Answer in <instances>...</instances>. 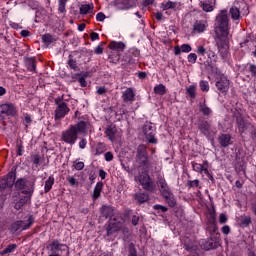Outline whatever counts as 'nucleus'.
I'll return each mask as SVG.
<instances>
[{
  "label": "nucleus",
  "mask_w": 256,
  "mask_h": 256,
  "mask_svg": "<svg viewBox=\"0 0 256 256\" xmlns=\"http://www.w3.org/2000/svg\"><path fill=\"white\" fill-rule=\"evenodd\" d=\"M135 181L140 183L145 191H155V183H153L151 176H149L147 172H139V174L135 176Z\"/></svg>",
  "instance_id": "nucleus-4"
},
{
  "label": "nucleus",
  "mask_w": 256,
  "mask_h": 256,
  "mask_svg": "<svg viewBox=\"0 0 256 256\" xmlns=\"http://www.w3.org/2000/svg\"><path fill=\"white\" fill-rule=\"evenodd\" d=\"M96 20L97 21H105V14L103 12H99L97 15H96Z\"/></svg>",
  "instance_id": "nucleus-63"
},
{
  "label": "nucleus",
  "mask_w": 256,
  "mask_h": 256,
  "mask_svg": "<svg viewBox=\"0 0 256 256\" xmlns=\"http://www.w3.org/2000/svg\"><path fill=\"white\" fill-rule=\"evenodd\" d=\"M67 1L69 0H58V13H67V9H65L67 7Z\"/></svg>",
  "instance_id": "nucleus-37"
},
{
  "label": "nucleus",
  "mask_w": 256,
  "mask_h": 256,
  "mask_svg": "<svg viewBox=\"0 0 256 256\" xmlns=\"http://www.w3.org/2000/svg\"><path fill=\"white\" fill-rule=\"evenodd\" d=\"M123 229V220L121 218H111L106 228V241H115L117 239V233Z\"/></svg>",
  "instance_id": "nucleus-3"
},
{
  "label": "nucleus",
  "mask_w": 256,
  "mask_h": 256,
  "mask_svg": "<svg viewBox=\"0 0 256 256\" xmlns=\"http://www.w3.org/2000/svg\"><path fill=\"white\" fill-rule=\"evenodd\" d=\"M47 249H49L51 253H57V251H67V245L61 244L59 240L54 239L47 246Z\"/></svg>",
  "instance_id": "nucleus-14"
},
{
  "label": "nucleus",
  "mask_w": 256,
  "mask_h": 256,
  "mask_svg": "<svg viewBox=\"0 0 256 256\" xmlns=\"http://www.w3.org/2000/svg\"><path fill=\"white\" fill-rule=\"evenodd\" d=\"M206 55H207L208 59H211L213 61V63H217L218 57H217V54L215 53V51L208 50L206 52Z\"/></svg>",
  "instance_id": "nucleus-41"
},
{
  "label": "nucleus",
  "mask_w": 256,
  "mask_h": 256,
  "mask_svg": "<svg viewBox=\"0 0 256 256\" xmlns=\"http://www.w3.org/2000/svg\"><path fill=\"white\" fill-rule=\"evenodd\" d=\"M91 11H93V5L91 4H83L80 6L81 15H87V13H90Z\"/></svg>",
  "instance_id": "nucleus-36"
},
{
  "label": "nucleus",
  "mask_w": 256,
  "mask_h": 256,
  "mask_svg": "<svg viewBox=\"0 0 256 256\" xmlns=\"http://www.w3.org/2000/svg\"><path fill=\"white\" fill-rule=\"evenodd\" d=\"M23 149H24L23 142L22 141L17 142V155L19 157H21V155H23Z\"/></svg>",
  "instance_id": "nucleus-51"
},
{
  "label": "nucleus",
  "mask_w": 256,
  "mask_h": 256,
  "mask_svg": "<svg viewBox=\"0 0 256 256\" xmlns=\"http://www.w3.org/2000/svg\"><path fill=\"white\" fill-rule=\"evenodd\" d=\"M15 173L9 172L6 176L0 178V191H5L7 187L11 188L15 185Z\"/></svg>",
  "instance_id": "nucleus-12"
},
{
  "label": "nucleus",
  "mask_w": 256,
  "mask_h": 256,
  "mask_svg": "<svg viewBox=\"0 0 256 256\" xmlns=\"http://www.w3.org/2000/svg\"><path fill=\"white\" fill-rule=\"evenodd\" d=\"M100 215L105 219H109V217H113V215H115V208L107 204L102 205V207L100 208Z\"/></svg>",
  "instance_id": "nucleus-16"
},
{
  "label": "nucleus",
  "mask_w": 256,
  "mask_h": 256,
  "mask_svg": "<svg viewBox=\"0 0 256 256\" xmlns=\"http://www.w3.org/2000/svg\"><path fill=\"white\" fill-rule=\"evenodd\" d=\"M87 131V122L80 121L75 125H71L68 129L64 130L61 134V141L67 145H75L79 135Z\"/></svg>",
  "instance_id": "nucleus-1"
},
{
  "label": "nucleus",
  "mask_w": 256,
  "mask_h": 256,
  "mask_svg": "<svg viewBox=\"0 0 256 256\" xmlns=\"http://www.w3.org/2000/svg\"><path fill=\"white\" fill-rule=\"evenodd\" d=\"M179 7H181V4L179 2L170 1V9H173V11H177L179 10Z\"/></svg>",
  "instance_id": "nucleus-55"
},
{
  "label": "nucleus",
  "mask_w": 256,
  "mask_h": 256,
  "mask_svg": "<svg viewBox=\"0 0 256 256\" xmlns=\"http://www.w3.org/2000/svg\"><path fill=\"white\" fill-rule=\"evenodd\" d=\"M153 209H155V211H162V213H167V211H168L167 207L160 205V204L154 205Z\"/></svg>",
  "instance_id": "nucleus-49"
},
{
  "label": "nucleus",
  "mask_w": 256,
  "mask_h": 256,
  "mask_svg": "<svg viewBox=\"0 0 256 256\" xmlns=\"http://www.w3.org/2000/svg\"><path fill=\"white\" fill-rule=\"evenodd\" d=\"M109 49H111L112 51H124L125 50V43L112 41L109 44Z\"/></svg>",
  "instance_id": "nucleus-28"
},
{
  "label": "nucleus",
  "mask_w": 256,
  "mask_h": 256,
  "mask_svg": "<svg viewBox=\"0 0 256 256\" xmlns=\"http://www.w3.org/2000/svg\"><path fill=\"white\" fill-rule=\"evenodd\" d=\"M162 9L164 11H167V10L171 9V1L163 2L162 3Z\"/></svg>",
  "instance_id": "nucleus-61"
},
{
  "label": "nucleus",
  "mask_w": 256,
  "mask_h": 256,
  "mask_svg": "<svg viewBox=\"0 0 256 256\" xmlns=\"http://www.w3.org/2000/svg\"><path fill=\"white\" fill-rule=\"evenodd\" d=\"M207 27H209L207 20H196L193 24V32L205 33V31H207Z\"/></svg>",
  "instance_id": "nucleus-15"
},
{
  "label": "nucleus",
  "mask_w": 256,
  "mask_h": 256,
  "mask_svg": "<svg viewBox=\"0 0 256 256\" xmlns=\"http://www.w3.org/2000/svg\"><path fill=\"white\" fill-rule=\"evenodd\" d=\"M68 65L70 69L77 71V61H75L71 56H69Z\"/></svg>",
  "instance_id": "nucleus-48"
},
{
  "label": "nucleus",
  "mask_w": 256,
  "mask_h": 256,
  "mask_svg": "<svg viewBox=\"0 0 256 256\" xmlns=\"http://www.w3.org/2000/svg\"><path fill=\"white\" fill-rule=\"evenodd\" d=\"M186 95L191 99H195L197 97V84L190 85L186 88Z\"/></svg>",
  "instance_id": "nucleus-29"
},
{
  "label": "nucleus",
  "mask_w": 256,
  "mask_h": 256,
  "mask_svg": "<svg viewBox=\"0 0 256 256\" xmlns=\"http://www.w3.org/2000/svg\"><path fill=\"white\" fill-rule=\"evenodd\" d=\"M122 61H124V65H133V63H135V59L133 58V56H131V54L124 56Z\"/></svg>",
  "instance_id": "nucleus-42"
},
{
  "label": "nucleus",
  "mask_w": 256,
  "mask_h": 256,
  "mask_svg": "<svg viewBox=\"0 0 256 256\" xmlns=\"http://www.w3.org/2000/svg\"><path fill=\"white\" fill-rule=\"evenodd\" d=\"M249 72L251 73L252 77L256 76V65L255 64L249 65Z\"/></svg>",
  "instance_id": "nucleus-57"
},
{
  "label": "nucleus",
  "mask_w": 256,
  "mask_h": 256,
  "mask_svg": "<svg viewBox=\"0 0 256 256\" xmlns=\"http://www.w3.org/2000/svg\"><path fill=\"white\" fill-rule=\"evenodd\" d=\"M223 40L224 39H219V41L216 42V45L218 47V53L221 55L222 59H227V57H229V49Z\"/></svg>",
  "instance_id": "nucleus-18"
},
{
  "label": "nucleus",
  "mask_w": 256,
  "mask_h": 256,
  "mask_svg": "<svg viewBox=\"0 0 256 256\" xmlns=\"http://www.w3.org/2000/svg\"><path fill=\"white\" fill-rule=\"evenodd\" d=\"M162 197L165 198V201L169 207H175V205H177V200L172 192H168L167 194L162 195Z\"/></svg>",
  "instance_id": "nucleus-26"
},
{
  "label": "nucleus",
  "mask_w": 256,
  "mask_h": 256,
  "mask_svg": "<svg viewBox=\"0 0 256 256\" xmlns=\"http://www.w3.org/2000/svg\"><path fill=\"white\" fill-rule=\"evenodd\" d=\"M136 161L139 163L140 167H147L149 163V155L147 154V147L145 145H139L136 152Z\"/></svg>",
  "instance_id": "nucleus-8"
},
{
  "label": "nucleus",
  "mask_w": 256,
  "mask_h": 256,
  "mask_svg": "<svg viewBox=\"0 0 256 256\" xmlns=\"http://www.w3.org/2000/svg\"><path fill=\"white\" fill-rule=\"evenodd\" d=\"M129 55H130V57H132V59H133V57H139L140 52H139V50H138L137 48H131V49L129 50Z\"/></svg>",
  "instance_id": "nucleus-53"
},
{
  "label": "nucleus",
  "mask_w": 256,
  "mask_h": 256,
  "mask_svg": "<svg viewBox=\"0 0 256 256\" xmlns=\"http://www.w3.org/2000/svg\"><path fill=\"white\" fill-rule=\"evenodd\" d=\"M85 147H87V139L81 138V140L79 142V148L80 149H85Z\"/></svg>",
  "instance_id": "nucleus-59"
},
{
  "label": "nucleus",
  "mask_w": 256,
  "mask_h": 256,
  "mask_svg": "<svg viewBox=\"0 0 256 256\" xmlns=\"http://www.w3.org/2000/svg\"><path fill=\"white\" fill-rule=\"evenodd\" d=\"M142 133H144L146 141L148 143H157V140L155 139V133H156V128L155 124L146 121L144 125L142 126Z\"/></svg>",
  "instance_id": "nucleus-6"
},
{
  "label": "nucleus",
  "mask_w": 256,
  "mask_h": 256,
  "mask_svg": "<svg viewBox=\"0 0 256 256\" xmlns=\"http://www.w3.org/2000/svg\"><path fill=\"white\" fill-rule=\"evenodd\" d=\"M101 191H103V182H98L93 190L92 199L93 201H97L101 197Z\"/></svg>",
  "instance_id": "nucleus-25"
},
{
  "label": "nucleus",
  "mask_w": 256,
  "mask_h": 256,
  "mask_svg": "<svg viewBox=\"0 0 256 256\" xmlns=\"http://www.w3.org/2000/svg\"><path fill=\"white\" fill-rule=\"evenodd\" d=\"M34 185L35 184H32L31 186L27 187V179L25 178H19L15 182V188L18 191H22L24 195H29V197H31V195H33V192L35 191Z\"/></svg>",
  "instance_id": "nucleus-9"
},
{
  "label": "nucleus",
  "mask_w": 256,
  "mask_h": 256,
  "mask_svg": "<svg viewBox=\"0 0 256 256\" xmlns=\"http://www.w3.org/2000/svg\"><path fill=\"white\" fill-rule=\"evenodd\" d=\"M67 181L71 187H79V181L75 177L69 176Z\"/></svg>",
  "instance_id": "nucleus-45"
},
{
  "label": "nucleus",
  "mask_w": 256,
  "mask_h": 256,
  "mask_svg": "<svg viewBox=\"0 0 256 256\" xmlns=\"http://www.w3.org/2000/svg\"><path fill=\"white\" fill-rule=\"evenodd\" d=\"M196 53L201 57H205V54H207V49H205L203 46H198Z\"/></svg>",
  "instance_id": "nucleus-50"
},
{
  "label": "nucleus",
  "mask_w": 256,
  "mask_h": 256,
  "mask_svg": "<svg viewBox=\"0 0 256 256\" xmlns=\"http://www.w3.org/2000/svg\"><path fill=\"white\" fill-rule=\"evenodd\" d=\"M221 231L224 235H229L231 233V228L228 225H225L221 228Z\"/></svg>",
  "instance_id": "nucleus-58"
},
{
  "label": "nucleus",
  "mask_w": 256,
  "mask_h": 256,
  "mask_svg": "<svg viewBox=\"0 0 256 256\" xmlns=\"http://www.w3.org/2000/svg\"><path fill=\"white\" fill-rule=\"evenodd\" d=\"M122 100L124 103H133V101H135V92L133 91V88H127L123 91Z\"/></svg>",
  "instance_id": "nucleus-20"
},
{
  "label": "nucleus",
  "mask_w": 256,
  "mask_h": 256,
  "mask_svg": "<svg viewBox=\"0 0 256 256\" xmlns=\"http://www.w3.org/2000/svg\"><path fill=\"white\" fill-rule=\"evenodd\" d=\"M17 249V244H9L2 252L1 255H7L13 253Z\"/></svg>",
  "instance_id": "nucleus-39"
},
{
  "label": "nucleus",
  "mask_w": 256,
  "mask_h": 256,
  "mask_svg": "<svg viewBox=\"0 0 256 256\" xmlns=\"http://www.w3.org/2000/svg\"><path fill=\"white\" fill-rule=\"evenodd\" d=\"M73 167L76 171H83V169H85V163L76 160L73 162Z\"/></svg>",
  "instance_id": "nucleus-40"
},
{
  "label": "nucleus",
  "mask_w": 256,
  "mask_h": 256,
  "mask_svg": "<svg viewBox=\"0 0 256 256\" xmlns=\"http://www.w3.org/2000/svg\"><path fill=\"white\" fill-rule=\"evenodd\" d=\"M42 41L46 45H51V43H55V41H57V38H54L51 34H44L42 36Z\"/></svg>",
  "instance_id": "nucleus-35"
},
{
  "label": "nucleus",
  "mask_w": 256,
  "mask_h": 256,
  "mask_svg": "<svg viewBox=\"0 0 256 256\" xmlns=\"http://www.w3.org/2000/svg\"><path fill=\"white\" fill-rule=\"evenodd\" d=\"M192 167H193V170L196 171V173H203V168L205 166H203V164H199V163H192Z\"/></svg>",
  "instance_id": "nucleus-46"
},
{
  "label": "nucleus",
  "mask_w": 256,
  "mask_h": 256,
  "mask_svg": "<svg viewBox=\"0 0 256 256\" xmlns=\"http://www.w3.org/2000/svg\"><path fill=\"white\" fill-rule=\"evenodd\" d=\"M53 185H55V177L49 176L44 185V192L49 193L53 189Z\"/></svg>",
  "instance_id": "nucleus-31"
},
{
  "label": "nucleus",
  "mask_w": 256,
  "mask_h": 256,
  "mask_svg": "<svg viewBox=\"0 0 256 256\" xmlns=\"http://www.w3.org/2000/svg\"><path fill=\"white\" fill-rule=\"evenodd\" d=\"M158 188L160 190L161 195H167V193H171V190L169 189V185L167 184V181L163 177H159L157 181Z\"/></svg>",
  "instance_id": "nucleus-19"
},
{
  "label": "nucleus",
  "mask_w": 256,
  "mask_h": 256,
  "mask_svg": "<svg viewBox=\"0 0 256 256\" xmlns=\"http://www.w3.org/2000/svg\"><path fill=\"white\" fill-rule=\"evenodd\" d=\"M35 223V218L33 215L28 217V220L25 222L23 220H18L13 222L10 226L11 233H17V231H27V229L31 228V225Z\"/></svg>",
  "instance_id": "nucleus-5"
},
{
  "label": "nucleus",
  "mask_w": 256,
  "mask_h": 256,
  "mask_svg": "<svg viewBox=\"0 0 256 256\" xmlns=\"http://www.w3.org/2000/svg\"><path fill=\"white\" fill-rule=\"evenodd\" d=\"M134 199L139 205H143V203H147V201H149V194L140 191L134 195Z\"/></svg>",
  "instance_id": "nucleus-22"
},
{
  "label": "nucleus",
  "mask_w": 256,
  "mask_h": 256,
  "mask_svg": "<svg viewBox=\"0 0 256 256\" xmlns=\"http://www.w3.org/2000/svg\"><path fill=\"white\" fill-rule=\"evenodd\" d=\"M180 48L182 49V53H191L192 50L191 45L189 44H182Z\"/></svg>",
  "instance_id": "nucleus-54"
},
{
  "label": "nucleus",
  "mask_w": 256,
  "mask_h": 256,
  "mask_svg": "<svg viewBox=\"0 0 256 256\" xmlns=\"http://www.w3.org/2000/svg\"><path fill=\"white\" fill-rule=\"evenodd\" d=\"M229 13L234 21H239L241 19V11H239V8L233 6L230 8Z\"/></svg>",
  "instance_id": "nucleus-30"
},
{
  "label": "nucleus",
  "mask_w": 256,
  "mask_h": 256,
  "mask_svg": "<svg viewBox=\"0 0 256 256\" xmlns=\"http://www.w3.org/2000/svg\"><path fill=\"white\" fill-rule=\"evenodd\" d=\"M216 5L217 0H204L200 2V7L205 11V13H211V11H214Z\"/></svg>",
  "instance_id": "nucleus-17"
},
{
  "label": "nucleus",
  "mask_w": 256,
  "mask_h": 256,
  "mask_svg": "<svg viewBox=\"0 0 256 256\" xmlns=\"http://www.w3.org/2000/svg\"><path fill=\"white\" fill-rule=\"evenodd\" d=\"M199 87L201 91H205L207 93L209 91V82L205 80H201L199 83Z\"/></svg>",
  "instance_id": "nucleus-44"
},
{
  "label": "nucleus",
  "mask_w": 256,
  "mask_h": 256,
  "mask_svg": "<svg viewBox=\"0 0 256 256\" xmlns=\"http://www.w3.org/2000/svg\"><path fill=\"white\" fill-rule=\"evenodd\" d=\"M105 135L109 141H115V135H117V128L115 126H108L105 130Z\"/></svg>",
  "instance_id": "nucleus-27"
},
{
  "label": "nucleus",
  "mask_w": 256,
  "mask_h": 256,
  "mask_svg": "<svg viewBox=\"0 0 256 256\" xmlns=\"http://www.w3.org/2000/svg\"><path fill=\"white\" fill-rule=\"evenodd\" d=\"M240 225H242L243 227H249V225H251V217L245 216L244 218H242Z\"/></svg>",
  "instance_id": "nucleus-47"
},
{
  "label": "nucleus",
  "mask_w": 256,
  "mask_h": 256,
  "mask_svg": "<svg viewBox=\"0 0 256 256\" xmlns=\"http://www.w3.org/2000/svg\"><path fill=\"white\" fill-rule=\"evenodd\" d=\"M219 223H221L222 225L227 223V216L225 214H220Z\"/></svg>",
  "instance_id": "nucleus-64"
},
{
  "label": "nucleus",
  "mask_w": 256,
  "mask_h": 256,
  "mask_svg": "<svg viewBox=\"0 0 256 256\" xmlns=\"http://www.w3.org/2000/svg\"><path fill=\"white\" fill-rule=\"evenodd\" d=\"M154 93L156 95H165V93H167V87H165V85L163 84H158L154 87Z\"/></svg>",
  "instance_id": "nucleus-33"
},
{
  "label": "nucleus",
  "mask_w": 256,
  "mask_h": 256,
  "mask_svg": "<svg viewBox=\"0 0 256 256\" xmlns=\"http://www.w3.org/2000/svg\"><path fill=\"white\" fill-rule=\"evenodd\" d=\"M104 159H105V161L110 162L113 159V152H106L104 154Z\"/></svg>",
  "instance_id": "nucleus-60"
},
{
  "label": "nucleus",
  "mask_w": 256,
  "mask_h": 256,
  "mask_svg": "<svg viewBox=\"0 0 256 256\" xmlns=\"http://www.w3.org/2000/svg\"><path fill=\"white\" fill-rule=\"evenodd\" d=\"M230 85H231V81H229V78H227V76L225 75H221L220 78L215 83L216 89L222 95L229 93Z\"/></svg>",
  "instance_id": "nucleus-10"
},
{
  "label": "nucleus",
  "mask_w": 256,
  "mask_h": 256,
  "mask_svg": "<svg viewBox=\"0 0 256 256\" xmlns=\"http://www.w3.org/2000/svg\"><path fill=\"white\" fill-rule=\"evenodd\" d=\"M214 32L217 39L223 40L229 37V16L227 15V10H221L216 16Z\"/></svg>",
  "instance_id": "nucleus-2"
},
{
  "label": "nucleus",
  "mask_w": 256,
  "mask_h": 256,
  "mask_svg": "<svg viewBox=\"0 0 256 256\" xmlns=\"http://www.w3.org/2000/svg\"><path fill=\"white\" fill-rule=\"evenodd\" d=\"M200 247L204 249V251H211V249H215V241L213 238H208L206 240L200 241Z\"/></svg>",
  "instance_id": "nucleus-21"
},
{
  "label": "nucleus",
  "mask_w": 256,
  "mask_h": 256,
  "mask_svg": "<svg viewBox=\"0 0 256 256\" xmlns=\"http://www.w3.org/2000/svg\"><path fill=\"white\" fill-rule=\"evenodd\" d=\"M115 6L119 11L131 9V0H115Z\"/></svg>",
  "instance_id": "nucleus-23"
},
{
  "label": "nucleus",
  "mask_w": 256,
  "mask_h": 256,
  "mask_svg": "<svg viewBox=\"0 0 256 256\" xmlns=\"http://www.w3.org/2000/svg\"><path fill=\"white\" fill-rule=\"evenodd\" d=\"M25 65L28 71H37V62L33 58H26Z\"/></svg>",
  "instance_id": "nucleus-32"
},
{
  "label": "nucleus",
  "mask_w": 256,
  "mask_h": 256,
  "mask_svg": "<svg viewBox=\"0 0 256 256\" xmlns=\"http://www.w3.org/2000/svg\"><path fill=\"white\" fill-rule=\"evenodd\" d=\"M187 59H188V63H197V54L190 53Z\"/></svg>",
  "instance_id": "nucleus-52"
},
{
  "label": "nucleus",
  "mask_w": 256,
  "mask_h": 256,
  "mask_svg": "<svg viewBox=\"0 0 256 256\" xmlns=\"http://www.w3.org/2000/svg\"><path fill=\"white\" fill-rule=\"evenodd\" d=\"M0 115H7L8 117H15L17 115V107L13 103H5L0 105Z\"/></svg>",
  "instance_id": "nucleus-13"
},
{
  "label": "nucleus",
  "mask_w": 256,
  "mask_h": 256,
  "mask_svg": "<svg viewBox=\"0 0 256 256\" xmlns=\"http://www.w3.org/2000/svg\"><path fill=\"white\" fill-rule=\"evenodd\" d=\"M128 256H143V255L137 254V249H135V244L130 243Z\"/></svg>",
  "instance_id": "nucleus-43"
},
{
  "label": "nucleus",
  "mask_w": 256,
  "mask_h": 256,
  "mask_svg": "<svg viewBox=\"0 0 256 256\" xmlns=\"http://www.w3.org/2000/svg\"><path fill=\"white\" fill-rule=\"evenodd\" d=\"M131 223L134 225V227H137V225H139V216L134 215L131 219Z\"/></svg>",
  "instance_id": "nucleus-62"
},
{
  "label": "nucleus",
  "mask_w": 256,
  "mask_h": 256,
  "mask_svg": "<svg viewBox=\"0 0 256 256\" xmlns=\"http://www.w3.org/2000/svg\"><path fill=\"white\" fill-rule=\"evenodd\" d=\"M55 104L57 105L56 110H55V119H63L66 115L69 114V106H67V103L63 101L61 98H56L55 99Z\"/></svg>",
  "instance_id": "nucleus-7"
},
{
  "label": "nucleus",
  "mask_w": 256,
  "mask_h": 256,
  "mask_svg": "<svg viewBox=\"0 0 256 256\" xmlns=\"http://www.w3.org/2000/svg\"><path fill=\"white\" fill-rule=\"evenodd\" d=\"M120 59H121V57H120L119 52H112V53L109 55V61H110V63L117 64V63H119V60H120Z\"/></svg>",
  "instance_id": "nucleus-38"
},
{
  "label": "nucleus",
  "mask_w": 256,
  "mask_h": 256,
  "mask_svg": "<svg viewBox=\"0 0 256 256\" xmlns=\"http://www.w3.org/2000/svg\"><path fill=\"white\" fill-rule=\"evenodd\" d=\"M198 129L204 135V137H207V139H211L215 135V129H213V125H211V122L209 121H202L198 124Z\"/></svg>",
  "instance_id": "nucleus-11"
},
{
  "label": "nucleus",
  "mask_w": 256,
  "mask_h": 256,
  "mask_svg": "<svg viewBox=\"0 0 256 256\" xmlns=\"http://www.w3.org/2000/svg\"><path fill=\"white\" fill-rule=\"evenodd\" d=\"M199 111L202 113V115H205L207 117H209V115L213 113V110H211V108L205 105V103L199 104Z\"/></svg>",
  "instance_id": "nucleus-34"
},
{
  "label": "nucleus",
  "mask_w": 256,
  "mask_h": 256,
  "mask_svg": "<svg viewBox=\"0 0 256 256\" xmlns=\"http://www.w3.org/2000/svg\"><path fill=\"white\" fill-rule=\"evenodd\" d=\"M219 144L221 147H229L231 145V135L230 134H220L218 137Z\"/></svg>",
  "instance_id": "nucleus-24"
},
{
  "label": "nucleus",
  "mask_w": 256,
  "mask_h": 256,
  "mask_svg": "<svg viewBox=\"0 0 256 256\" xmlns=\"http://www.w3.org/2000/svg\"><path fill=\"white\" fill-rule=\"evenodd\" d=\"M187 187H199V180H189L187 182Z\"/></svg>",
  "instance_id": "nucleus-56"
}]
</instances>
